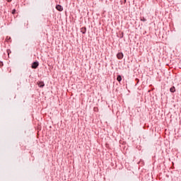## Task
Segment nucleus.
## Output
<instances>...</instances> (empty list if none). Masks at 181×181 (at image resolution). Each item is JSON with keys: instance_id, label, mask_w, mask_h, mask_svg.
Masks as SVG:
<instances>
[{"instance_id": "4", "label": "nucleus", "mask_w": 181, "mask_h": 181, "mask_svg": "<svg viewBox=\"0 0 181 181\" xmlns=\"http://www.w3.org/2000/svg\"><path fill=\"white\" fill-rule=\"evenodd\" d=\"M124 55L122 53H119L117 54V57L119 59H122L123 58Z\"/></svg>"}, {"instance_id": "5", "label": "nucleus", "mask_w": 181, "mask_h": 181, "mask_svg": "<svg viewBox=\"0 0 181 181\" xmlns=\"http://www.w3.org/2000/svg\"><path fill=\"white\" fill-rule=\"evenodd\" d=\"M81 32L82 34H86V28L85 27H83L82 28H81Z\"/></svg>"}, {"instance_id": "10", "label": "nucleus", "mask_w": 181, "mask_h": 181, "mask_svg": "<svg viewBox=\"0 0 181 181\" xmlns=\"http://www.w3.org/2000/svg\"><path fill=\"white\" fill-rule=\"evenodd\" d=\"M7 1L10 3L12 1V0H7Z\"/></svg>"}, {"instance_id": "1", "label": "nucleus", "mask_w": 181, "mask_h": 181, "mask_svg": "<svg viewBox=\"0 0 181 181\" xmlns=\"http://www.w3.org/2000/svg\"><path fill=\"white\" fill-rule=\"evenodd\" d=\"M39 66V62H35L32 64V69H37Z\"/></svg>"}, {"instance_id": "6", "label": "nucleus", "mask_w": 181, "mask_h": 181, "mask_svg": "<svg viewBox=\"0 0 181 181\" xmlns=\"http://www.w3.org/2000/svg\"><path fill=\"white\" fill-rule=\"evenodd\" d=\"M176 91L175 86H172V88H170V92L175 93Z\"/></svg>"}, {"instance_id": "2", "label": "nucleus", "mask_w": 181, "mask_h": 181, "mask_svg": "<svg viewBox=\"0 0 181 181\" xmlns=\"http://www.w3.org/2000/svg\"><path fill=\"white\" fill-rule=\"evenodd\" d=\"M37 85L40 88H43L45 86V83L42 81L37 82Z\"/></svg>"}, {"instance_id": "11", "label": "nucleus", "mask_w": 181, "mask_h": 181, "mask_svg": "<svg viewBox=\"0 0 181 181\" xmlns=\"http://www.w3.org/2000/svg\"><path fill=\"white\" fill-rule=\"evenodd\" d=\"M2 65H4L2 63H0V66H2Z\"/></svg>"}, {"instance_id": "8", "label": "nucleus", "mask_w": 181, "mask_h": 181, "mask_svg": "<svg viewBox=\"0 0 181 181\" xmlns=\"http://www.w3.org/2000/svg\"><path fill=\"white\" fill-rule=\"evenodd\" d=\"M141 21L144 22L147 21V20L145 18H141Z\"/></svg>"}, {"instance_id": "7", "label": "nucleus", "mask_w": 181, "mask_h": 181, "mask_svg": "<svg viewBox=\"0 0 181 181\" xmlns=\"http://www.w3.org/2000/svg\"><path fill=\"white\" fill-rule=\"evenodd\" d=\"M117 80L118 82H121V81H122V76H121L120 75H118V76H117Z\"/></svg>"}, {"instance_id": "3", "label": "nucleus", "mask_w": 181, "mask_h": 181, "mask_svg": "<svg viewBox=\"0 0 181 181\" xmlns=\"http://www.w3.org/2000/svg\"><path fill=\"white\" fill-rule=\"evenodd\" d=\"M56 8L59 11H63V7L61 5H57Z\"/></svg>"}, {"instance_id": "9", "label": "nucleus", "mask_w": 181, "mask_h": 181, "mask_svg": "<svg viewBox=\"0 0 181 181\" xmlns=\"http://www.w3.org/2000/svg\"><path fill=\"white\" fill-rule=\"evenodd\" d=\"M16 13V9L13 10V14H14Z\"/></svg>"}]
</instances>
